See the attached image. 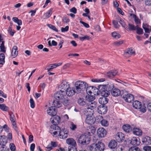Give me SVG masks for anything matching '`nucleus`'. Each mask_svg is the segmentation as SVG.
<instances>
[{
	"label": "nucleus",
	"mask_w": 151,
	"mask_h": 151,
	"mask_svg": "<svg viewBox=\"0 0 151 151\" xmlns=\"http://www.w3.org/2000/svg\"><path fill=\"white\" fill-rule=\"evenodd\" d=\"M50 131H53L54 130L55 131L53 132V135L57 136L58 133H59L58 136L60 138L65 139L66 138L68 135V131L66 129H64L63 131H61L60 128L57 125L53 124L51 125L50 127Z\"/></svg>",
	"instance_id": "obj_1"
},
{
	"label": "nucleus",
	"mask_w": 151,
	"mask_h": 151,
	"mask_svg": "<svg viewBox=\"0 0 151 151\" xmlns=\"http://www.w3.org/2000/svg\"><path fill=\"white\" fill-rule=\"evenodd\" d=\"M105 148L104 144L101 142H99L97 143H93L89 147L91 151H103Z\"/></svg>",
	"instance_id": "obj_2"
},
{
	"label": "nucleus",
	"mask_w": 151,
	"mask_h": 151,
	"mask_svg": "<svg viewBox=\"0 0 151 151\" xmlns=\"http://www.w3.org/2000/svg\"><path fill=\"white\" fill-rule=\"evenodd\" d=\"M90 133L89 132L81 135L78 138V142L83 145L88 144L90 140Z\"/></svg>",
	"instance_id": "obj_3"
},
{
	"label": "nucleus",
	"mask_w": 151,
	"mask_h": 151,
	"mask_svg": "<svg viewBox=\"0 0 151 151\" xmlns=\"http://www.w3.org/2000/svg\"><path fill=\"white\" fill-rule=\"evenodd\" d=\"M88 86V84L85 82L81 81L76 82L75 85L76 93H80L81 91H83Z\"/></svg>",
	"instance_id": "obj_4"
},
{
	"label": "nucleus",
	"mask_w": 151,
	"mask_h": 151,
	"mask_svg": "<svg viewBox=\"0 0 151 151\" xmlns=\"http://www.w3.org/2000/svg\"><path fill=\"white\" fill-rule=\"evenodd\" d=\"M101 91V94L100 95L101 96L99 99V102L101 105H105L108 102L109 99L107 97L109 95V93L106 91Z\"/></svg>",
	"instance_id": "obj_5"
},
{
	"label": "nucleus",
	"mask_w": 151,
	"mask_h": 151,
	"mask_svg": "<svg viewBox=\"0 0 151 151\" xmlns=\"http://www.w3.org/2000/svg\"><path fill=\"white\" fill-rule=\"evenodd\" d=\"M133 107L137 109H139L140 111L145 113L146 111V108L145 104L142 105L141 103L138 101H134L132 103Z\"/></svg>",
	"instance_id": "obj_6"
},
{
	"label": "nucleus",
	"mask_w": 151,
	"mask_h": 151,
	"mask_svg": "<svg viewBox=\"0 0 151 151\" xmlns=\"http://www.w3.org/2000/svg\"><path fill=\"white\" fill-rule=\"evenodd\" d=\"M62 103H63V104L65 106L68 105L70 104L69 100L66 97H64L63 100H62V101H53V105L56 107L59 108L62 106Z\"/></svg>",
	"instance_id": "obj_7"
},
{
	"label": "nucleus",
	"mask_w": 151,
	"mask_h": 151,
	"mask_svg": "<svg viewBox=\"0 0 151 151\" xmlns=\"http://www.w3.org/2000/svg\"><path fill=\"white\" fill-rule=\"evenodd\" d=\"M65 92L62 91L60 90L57 91L55 93L54 97L56 99L55 101H60L62 100H63L64 97H66V96L65 95Z\"/></svg>",
	"instance_id": "obj_8"
},
{
	"label": "nucleus",
	"mask_w": 151,
	"mask_h": 151,
	"mask_svg": "<svg viewBox=\"0 0 151 151\" xmlns=\"http://www.w3.org/2000/svg\"><path fill=\"white\" fill-rule=\"evenodd\" d=\"M92 93L95 95H98L101 94V91L103 90V91H105L104 86L103 85H100L99 86V88H97L95 87L92 86Z\"/></svg>",
	"instance_id": "obj_9"
},
{
	"label": "nucleus",
	"mask_w": 151,
	"mask_h": 151,
	"mask_svg": "<svg viewBox=\"0 0 151 151\" xmlns=\"http://www.w3.org/2000/svg\"><path fill=\"white\" fill-rule=\"evenodd\" d=\"M69 87V84L65 80H63L59 86V90L65 92Z\"/></svg>",
	"instance_id": "obj_10"
},
{
	"label": "nucleus",
	"mask_w": 151,
	"mask_h": 151,
	"mask_svg": "<svg viewBox=\"0 0 151 151\" xmlns=\"http://www.w3.org/2000/svg\"><path fill=\"white\" fill-rule=\"evenodd\" d=\"M9 115L10 120L13 125V128L16 130H17V127L15 115L12 112H9Z\"/></svg>",
	"instance_id": "obj_11"
},
{
	"label": "nucleus",
	"mask_w": 151,
	"mask_h": 151,
	"mask_svg": "<svg viewBox=\"0 0 151 151\" xmlns=\"http://www.w3.org/2000/svg\"><path fill=\"white\" fill-rule=\"evenodd\" d=\"M98 112L101 114H106L107 111V107L106 105H101L97 108Z\"/></svg>",
	"instance_id": "obj_12"
},
{
	"label": "nucleus",
	"mask_w": 151,
	"mask_h": 151,
	"mask_svg": "<svg viewBox=\"0 0 151 151\" xmlns=\"http://www.w3.org/2000/svg\"><path fill=\"white\" fill-rule=\"evenodd\" d=\"M93 109L88 106H86L84 109V114L86 115H92L94 112Z\"/></svg>",
	"instance_id": "obj_13"
},
{
	"label": "nucleus",
	"mask_w": 151,
	"mask_h": 151,
	"mask_svg": "<svg viewBox=\"0 0 151 151\" xmlns=\"http://www.w3.org/2000/svg\"><path fill=\"white\" fill-rule=\"evenodd\" d=\"M7 142V138L6 136L3 135L0 136V147H5Z\"/></svg>",
	"instance_id": "obj_14"
},
{
	"label": "nucleus",
	"mask_w": 151,
	"mask_h": 151,
	"mask_svg": "<svg viewBox=\"0 0 151 151\" xmlns=\"http://www.w3.org/2000/svg\"><path fill=\"white\" fill-rule=\"evenodd\" d=\"M97 133L99 137H102L106 135V131L103 128H99L97 130Z\"/></svg>",
	"instance_id": "obj_15"
},
{
	"label": "nucleus",
	"mask_w": 151,
	"mask_h": 151,
	"mask_svg": "<svg viewBox=\"0 0 151 151\" xmlns=\"http://www.w3.org/2000/svg\"><path fill=\"white\" fill-rule=\"evenodd\" d=\"M53 105L54 106L53 104ZM55 106H54L49 107L48 109L47 110V114L52 116H55L57 113V110L55 108Z\"/></svg>",
	"instance_id": "obj_16"
},
{
	"label": "nucleus",
	"mask_w": 151,
	"mask_h": 151,
	"mask_svg": "<svg viewBox=\"0 0 151 151\" xmlns=\"http://www.w3.org/2000/svg\"><path fill=\"white\" fill-rule=\"evenodd\" d=\"M140 143V139L139 137H134L131 139L130 144L133 145L138 146Z\"/></svg>",
	"instance_id": "obj_17"
},
{
	"label": "nucleus",
	"mask_w": 151,
	"mask_h": 151,
	"mask_svg": "<svg viewBox=\"0 0 151 151\" xmlns=\"http://www.w3.org/2000/svg\"><path fill=\"white\" fill-rule=\"evenodd\" d=\"M86 122L89 124H92L95 122V119L92 115H87L86 116Z\"/></svg>",
	"instance_id": "obj_18"
},
{
	"label": "nucleus",
	"mask_w": 151,
	"mask_h": 151,
	"mask_svg": "<svg viewBox=\"0 0 151 151\" xmlns=\"http://www.w3.org/2000/svg\"><path fill=\"white\" fill-rule=\"evenodd\" d=\"M111 95L114 96H118L123 94L122 91H121L120 89L117 88H114L111 92Z\"/></svg>",
	"instance_id": "obj_19"
},
{
	"label": "nucleus",
	"mask_w": 151,
	"mask_h": 151,
	"mask_svg": "<svg viewBox=\"0 0 151 151\" xmlns=\"http://www.w3.org/2000/svg\"><path fill=\"white\" fill-rule=\"evenodd\" d=\"M115 139L118 142H121L124 139V135L122 132H117L116 135Z\"/></svg>",
	"instance_id": "obj_20"
},
{
	"label": "nucleus",
	"mask_w": 151,
	"mask_h": 151,
	"mask_svg": "<svg viewBox=\"0 0 151 151\" xmlns=\"http://www.w3.org/2000/svg\"><path fill=\"white\" fill-rule=\"evenodd\" d=\"M142 141L144 144L150 145L151 144V137L148 136L143 137Z\"/></svg>",
	"instance_id": "obj_21"
},
{
	"label": "nucleus",
	"mask_w": 151,
	"mask_h": 151,
	"mask_svg": "<svg viewBox=\"0 0 151 151\" xmlns=\"http://www.w3.org/2000/svg\"><path fill=\"white\" fill-rule=\"evenodd\" d=\"M123 98L128 103L131 102L134 99L133 95L130 94H125L123 96Z\"/></svg>",
	"instance_id": "obj_22"
},
{
	"label": "nucleus",
	"mask_w": 151,
	"mask_h": 151,
	"mask_svg": "<svg viewBox=\"0 0 151 151\" xmlns=\"http://www.w3.org/2000/svg\"><path fill=\"white\" fill-rule=\"evenodd\" d=\"M96 118L99 119L98 122H100L101 125L102 126L105 127H107L109 125V123L105 119H104L102 116L100 115H98L97 116Z\"/></svg>",
	"instance_id": "obj_23"
},
{
	"label": "nucleus",
	"mask_w": 151,
	"mask_h": 151,
	"mask_svg": "<svg viewBox=\"0 0 151 151\" xmlns=\"http://www.w3.org/2000/svg\"><path fill=\"white\" fill-rule=\"evenodd\" d=\"M50 120L52 123H54L53 124L57 125L60 122V118L59 116L55 115L51 118Z\"/></svg>",
	"instance_id": "obj_24"
},
{
	"label": "nucleus",
	"mask_w": 151,
	"mask_h": 151,
	"mask_svg": "<svg viewBox=\"0 0 151 151\" xmlns=\"http://www.w3.org/2000/svg\"><path fill=\"white\" fill-rule=\"evenodd\" d=\"M66 93L69 96H71L73 95L76 93L75 88L69 87L66 91Z\"/></svg>",
	"instance_id": "obj_25"
},
{
	"label": "nucleus",
	"mask_w": 151,
	"mask_h": 151,
	"mask_svg": "<svg viewBox=\"0 0 151 151\" xmlns=\"http://www.w3.org/2000/svg\"><path fill=\"white\" fill-rule=\"evenodd\" d=\"M67 144L70 145L71 147H76L77 144L75 140L72 138L67 139L66 140Z\"/></svg>",
	"instance_id": "obj_26"
},
{
	"label": "nucleus",
	"mask_w": 151,
	"mask_h": 151,
	"mask_svg": "<svg viewBox=\"0 0 151 151\" xmlns=\"http://www.w3.org/2000/svg\"><path fill=\"white\" fill-rule=\"evenodd\" d=\"M13 21L17 23L19 26H17L16 28L17 30H19L21 28L20 25H22V21L20 19H19L17 17H13L12 18Z\"/></svg>",
	"instance_id": "obj_27"
},
{
	"label": "nucleus",
	"mask_w": 151,
	"mask_h": 151,
	"mask_svg": "<svg viewBox=\"0 0 151 151\" xmlns=\"http://www.w3.org/2000/svg\"><path fill=\"white\" fill-rule=\"evenodd\" d=\"M105 91H106L109 92V91H112L114 88V85L113 83H108L107 85L104 86Z\"/></svg>",
	"instance_id": "obj_28"
},
{
	"label": "nucleus",
	"mask_w": 151,
	"mask_h": 151,
	"mask_svg": "<svg viewBox=\"0 0 151 151\" xmlns=\"http://www.w3.org/2000/svg\"><path fill=\"white\" fill-rule=\"evenodd\" d=\"M132 132L134 134L138 136H141L142 134L141 129L138 128H134L132 129Z\"/></svg>",
	"instance_id": "obj_29"
},
{
	"label": "nucleus",
	"mask_w": 151,
	"mask_h": 151,
	"mask_svg": "<svg viewBox=\"0 0 151 151\" xmlns=\"http://www.w3.org/2000/svg\"><path fill=\"white\" fill-rule=\"evenodd\" d=\"M137 27V25L135 26L133 24L128 23V26L125 27V29L128 32L136 30V28Z\"/></svg>",
	"instance_id": "obj_30"
},
{
	"label": "nucleus",
	"mask_w": 151,
	"mask_h": 151,
	"mask_svg": "<svg viewBox=\"0 0 151 151\" xmlns=\"http://www.w3.org/2000/svg\"><path fill=\"white\" fill-rule=\"evenodd\" d=\"M17 47L16 46L13 47L11 55L13 58H15L16 57L18 54Z\"/></svg>",
	"instance_id": "obj_31"
},
{
	"label": "nucleus",
	"mask_w": 151,
	"mask_h": 151,
	"mask_svg": "<svg viewBox=\"0 0 151 151\" xmlns=\"http://www.w3.org/2000/svg\"><path fill=\"white\" fill-rule=\"evenodd\" d=\"M133 54H135V51L132 48H130L128 49L127 52L124 53V55L125 57H129Z\"/></svg>",
	"instance_id": "obj_32"
},
{
	"label": "nucleus",
	"mask_w": 151,
	"mask_h": 151,
	"mask_svg": "<svg viewBox=\"0 0 151 151\" xmlns=\"http://www.w3.org/2000/svg\"><path fill=\"white\" fill-rule=\"evenodd\" d=\"M117 143L114 140H111L109 142L108 146L109 148L111 149L115 148L117 146Z\"/></svg>",
	"instance_id": "obj_33"
},
{
	"label": "nucleus",
	"mask_w": 151,
	"mask_h": 151,
	"mask_svg": "<svg viewBox=\"0 0 151 151\" xmlns=\"http://www.w3.org/2000/svg\"><path fill=\"white\" fill-rule=\"evenodd\" d=\"M123 130L127 132H129L131 130V128L129 124L124 125L122 127Z\"/></svg>",
	"instance_id": "obj_34"
},
{
	"label": "nucleus",
	"mask_w": 151,
	"mask_h": 151,
	"mask_svg": "<svg viewBox=\"0 0 151 151\" xmlns=\"http://www.w3.org/2000/svg\"><path fill=\"white\" fill-rule=\"evenodd\" d=\"M91 94H87L86 96V99L87 101L89 102H91L93 101L95 99L94 96L91 95Z\"/></svg>",
	"instance_id": "obj_35"
},
{
	"label": "nucleus",
	"mask_w": 151,
	"mask_h": 151,
	"mask_svg": "<svg viewBox=\"0 0 151 151\" xmlns=\"http://www.w3.org/2000/svg\"><path fill=\"white\" fill-rule=\"evenodd\" d=\"M52 8H51L47 12L44 14V16L45 18L47 19L50 16L52 13Z\"/></svg>",
	"instance_id": "obj_36"
},
{
	"label": "nucleus",
	"mask_w": 151,
	"mask_h": 151,
	"mask_svg": "<svg viewBox=\"0 0 151 151\" xmlns=\"http://www.w3.org/2000/svg\"><path fill=\"white\" fill-rule=\"evenodd\" d=\"M0 109L4 111H7L9 110V108L4 104H0Z\"/></svg>",
	"instance_id": "obj_37"
},
{
	"label": "nucleus",
	"mask_w": 151,
	"mask_h": 151,
	"mask_svg": "<svg viewBox=\"0 0 151 151\" xmlns=\"http://www.w3.org/2000/svg\"><path fill=\"white\" fill-rule=\"evenodd\" d=\"M96 103L95 101H92L91 102H89L88 104H86V106H88L90 107L91 108H93V109H94L96 108Z\"/></svg>",
	"instance_id": "obj_38"
},
{
	"label": "nucleus",
	"mask_w": 151,
	"mask_h": 151,
	"mask_svg": "<svg viewBox=\"0 0 151 151\" xmlns=\"http://www.w3.org/2000/svg\"><path fill=\"white\" fill-rule=\"evenodd\" d=\"M105 79L104 78H101L99 79H92L91 81L93 82H101L105 81Z\"/></svg>",
	"instance_id": "obj_39"
},
{
	"label": "nucleus",
	"mask_w": 151,
	"mask_h": 151,
	"mask_svg": "<svg viewBox=\"0 0 151 151\" xmlns=\"http://www.w3.org/2000/svg\"><path fill=\"white\" fill-rule=\"evenodd\" d=\"M87 94H91L92 93V86H88L85 89Z\"/></svg>",
	"instance_id": "obj_40"
},
{
	"label": "nucleus",
	"mask_w": 151,
	"mask_h": 151,
	"mask_svg": "<svg viewBox=\"0 0 151 151\" xmlns=\"http://www.w3.org/2000/svg\"><path fill=\"white\" fill-rule=\"evenodd\" d=\"M111 35L113 38L116 39H119L120 37V35L116 32H112Z\"/></svg>",
	"instance_id": "obj_41"
},
{
	"label": "nucleus",
	"mask_w": 151,
	"mask_h": 151,
	"mask_svg": "<svg viewBox=\"0 0 151 151\" xmlns=\"http://www.w3.org/2000/svg\"><path fill=\"white\" fill-rule=\"evenodd\" d=\"M79 38L80 40L83 41L84 40H89L91 37L89 36L86 35L83 37H80Z\"/></svg>",
	"instance_id": "obj_42"
},
{
	"label": "nucleus",
	"mask_w": 151,
	"mask_h": 151,
	"mask_svg": "<svg viewBox=\"0 0 151 151\" xmlns=\"http://www.w3.org/2000/svg\"><path fill=\"white\" fill-rule=\"evenodd\" d=\"M136 32L139 35H142L143 33V29L139 27L137 25V27L136 28Z\"/></svg>",
	"instance_id": "obj_43"
},
{
	"label": "nucleus",
	"mask_w": 151,
	"mask_h": 151,
	"mask_svg": "<svg viewBox=\"0 0 151 151\" xmlns=\"http://www.w3.org/2000/svg\"><path fill=\"white\" fill-rule=\"evenodd\" d=\"M78 102L81 106H84L86 104V103L83 100V99L81 98H80L78 100Z\"/></svg>",
	"instance_id": "obj_44"
},
{
	"label": "nucleus",
	"mask_w": 151,
	"mask_h": 151,
	"mask_svg": "<svg viewBox=\"0 0 151 151\" xmlns=\"http://www.w3.org/2000/svg\"><path fill=\"white\" fill-rule=\"evenodd\" d=\"M47 26L50 29H52V30L55 31L56 32H58V30L56 28V27L54 25H53L51 24H47Z\"/></svg>",
	"instance_id": "obj_45"
},
{
	"label": "nucleus",
	"mask_w": 151,
	"mask_h": 151,
	"mask_svg": "<svg viewBox=\"0 0 151 151\" xmlns=\"http://www.w3.org/2000/svg\"><path fill=\"white\" fill-rule=\"evenodd\" d=\"M3 128L6 131H8L9 128H8L6 124L4 125L3 127L0 126V133L2 132Z\"/></svg>",
	"instance_id": "obj_46"
},
{
	"label": "nucleus",
	"mask_w": 151,
	"mask_h": 151,
	"mask_svg": "<svg viewBox=\"0 0 151 151\" xmlns=\"http://www.w3.org/2000/svg\"><path fill=\"white\" fill-rule=\"evenodd\" d=\"M129 151H140V149L136 147H131L129 149Z\"/></svg>",
	"instance_id": "obj_47"
},
{
	"label": "nucleus",
	"mask_w": 151,
	"mask_h": 151,
	"mask_svg": "<svg viewBox=\"0 0 151 151\" xmlns=\"http://www.w3.org/2000/svg\"><path fill=\"white\" fill-rule=\"evenodd\" d=\"M70 128L71 130H74L77 128V126L76 125L74 124L73 122H71L70 124Z\"/></svg>",
	"instance_id": "obj_48"
},
{
	"label": "nucleus",
	"mask_w": 151,
	"mask_h": 151,
	"mask_svg": "<svg viewBox=\"0 0 151 151\" xmlns=\"http://www.w3.org/2000/svg\"><path fill=\"white\" fill-rule=\"evenodd\" d=\"M8 32L10 34V35L12 36H13L14 33L15 32V31L14 30H13L12 31L11 26L9 27L8 29Z\"/></svg>",
	"instance_id": "obj_49"
},
{
	"label": "nucleus",
	"mask_w": 151,
	"mask_h": 151,
	"mask_svg": "<svg viewBox=\"0 0 151 151\" xmlns=\"http://www.w3.org/2000/svg\"><path fill=\"white\" fill-rule=\"evenodd\" d=\"M29 102L30 104L31 107L32 108H34L35 107V103L32 98H31L29 101Z\"/></svg>",
	"instance_id": "obj_50"
},
{
	"label": "nucleus",
	"mask_w": 151,
	"mask_h": 151,
	"mask_svg": "<svg viewBox=\"0 0 151 151\" xmlns=\"http://www.w3.org/2000/svg\"><path fill=\"white\" fill-rule=\"evenodd\" d=\"M144 2L145 6H151V0H144Z\"/></svg>",
	"instance_id": "obj_51"
},
{
	"label": "nucleus",
	"mask_w": 151,
	"mask_h": 151,
	"mask_svg": "<svg viewBox=\"0 0 151 151\" xmlns=\"http://www.w3.org/2000/svg\"><path fill=\"white\" fill-rule=\"evenodd\" d=\"M144 151H151V147L149 146H145L143 147Z\"/></svg>",
	"instance_id": "obj_52"
},
{
	"label": "nucleus",
	"mask_w": 151,
	"mask_h": 151,
	"mask_svg": "<svg viewBox=\"0 0 151 151\" xmlns=\"http://www.w3.org/2000/svg\"><path fill=\"white\" fill-rule=\"evenodd\" d=\"M119 23L121 24L123 27H126V24L124 22L123 20L122 19L120 18L119 20Z\"/></svg>",
	"instance_id": "obj_53"
},
{
	"label": "nucleus",
	"mask_w": 151,
	"mask_h": 151,
	"mask_svg": "<svg viewBox=\"0 0 151 151\" xmlns=\"http://www.w3.org/2000/svg\"><path fill=\"white\" fill-rule=\"evenodd\" d=\"M112 23L114 25V27L115 28H118L119 26V25L118 24L117 21L114 20L112 21Z\"/></svg>",
	"instance_id": "obj_54"
},
{
	"label": "nucleus",
	"mask_w": 151,
	"mask_h": 151,
	"mask_svg": "<svg viewBox=\"0 0 151 151\" xmlns=\"http://www.w3.org/2000/svg\"><path fill=\"white\" fill-rule=\"evenodd\" d=\"M68 151H77L76 147L69 146L68 148Z\"/></svg>",
	"instance_id": "obj_55"
},
{
	"label": "nucleus",
	"mask_w": 151,
	"mask_h": 151,
	"mask_svg": "<svg viewBox=\"0 0 151 151\" xmlns=\"http://www.w3.org/2000/svg\"><path fill=\"white\" fill-rule=\"evenodd\" d=\"M9 147L12 151H15L16 148L15 145L13 143H11L9 145Z\"/></svg>",
	"instance_id": "obj_56"
},
{
	"label": "nucleus",
	"mask_w": 151,
	"mask_h": 151,
	"mask_svg": "<svg viewBox=\"0 0 151 151\" xmlns=\"http://www.w3.org/2000/svg\"><path fill=\"white\" fill-rule=\"evenodd\" d=\"M5 56L4 53H1L0 54V61L5 62Z\"/></svg>",
	"instance_id": "obj_57"
},
{
	"label": "nucleus",
	"mask_w": 151,
	"mask_h": 151,
	"mask_svg": "<svg viewBox=\"0 0 151 151\" xmlns=\"http://www.w3.org/2000/svg\"><path fill=\"white\" fill-rule=\"evenodd\" d=\"M62 21L64 23H67L70 22V19L67 17H64L63 18Z\"/></svg>",
	"instance_id": "obj_58"
},
{
	"label": "nucleus",
	"mask_w": 151,
	"mask_h": 151,
	"mask_svg": "<svg viewBox=\"0 0 151 151\" xmlns=\"http://www.w3.org/2000/svg\"><path fill=\"white\" fill-rule=\"evenodd\" d=\"M0 151H9V148L7 147L6 146L5 147H0Z\"/></svg>",
	"instance_id": "obj_59"
},
{
	"label": "nucleus",
	"mask_w": 151,
	"mask_h": 151,
	"mask_svg": "<svg viewBox=\"0 0 151 151\" xmlns=\"http://www.w3.org/2000/svg\"><path fill=\"white\" fill-rule=\"evenodd\" d=\"M134 18V22L136 24H140V20L137 17V16Z\"/></svg>",
	"instance_id": "obj_60"
},
{
	"label": "nucleus",
	"mask_w": 151,
	"mask_h": 151,
	"mask_svg": "<svg viewBox=\"0 0 151 151\" xmlns=\"http://www.w3.org/2000/svg\"><path fill=\"white\" fill-rule=\"evenodd\" d=\"M69 26H67L65 28L63 27L61 28V31L62 32H65L67 31L68 30Z\"/></svg>",
	"instance_id": "obj_61"
},
{
	"label": "nucleus",
	"mask_w": 151,
	"mask_h": 151,
	"mask_svg": "<svg viewBox=\"0 0 151 151\" xmlns=\"http://www.w3.org/2000/svg\"><path fill=\"white\" fill-rule=\"evenodd\" d=\"M124 42V41L122 40L119 42H114V45L117 46H119L121 45Z\"/></svg>",
	"instance_id": "obj_62"
},
{
	"label": "nucleus",
	"mask_w": 151,
	"mask_h": 151,
	"mask_svg": "<svg viewBox=\"0 0 151 151\" xmlns=\"http://www.w3.org/2000/svg\"><path fill=\"white\" fill-rule=\"evenodd\" d=\"M115 150L116 151H122L123 147L122 146H118L116 147Z\"/></svg>",
	"instance_id": "obj_63"
},
{
	"label": "nucleus",
	"mask_w": 151,
	"mask_h": 151,
	"mask_svg": "<svg viewBox=\"0 0 151 151\" xmlns=\"http://www.w3.org/2000/svg\"><path fill=\"white\" fill-rule=\"evenodd\" d=\"M147 108L148 111L151 112V102L148 103L147 105Z\"/></svg>",
	"instance_id": "obj_64"
}]
</instances>
